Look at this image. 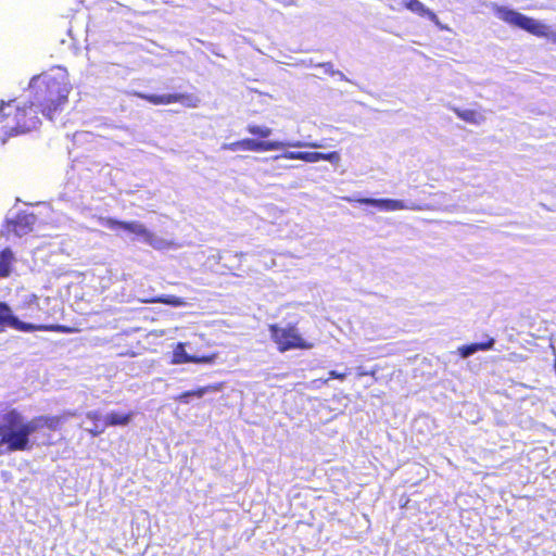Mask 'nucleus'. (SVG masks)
I'll use <instances>...</instances> for the list:
<instances>
[{
	"instance_id": "nucleus-25",
	"label": "nucleus",
	"mask_w": 556,
	"mask_h": 556,
	"mask_svg": "<svg viewBox=\"0 0 556 556\" xmlns=\"http://www.w3.org/2000/svg\"><path fill=\"white\" fill-rule=\"evenodd\" d=\"M366 372H367V371H365V370H361V371H358V376H359V377H362V376H367V375H366Z\"/></svg>"
},
{
	"instance_id": "nucleus-3",
	"label": "nucleus",
	"mask_w": 556,
	"mask_h": 556,
	"mask_svg": "<svg viewBox=\"0 0 556 556\" xmlns=\"http://www.w3.org/2000/svg\"><path fill=\"white\" fill-rule=\"evenodd\" d=\"M39 110L30 102L12 99L0 103V130L4 136L0 139L5 143L13 136L29 132L40 125Z\"/></svg>"
},
{
	"instance_id": "nucleus-22",
	"label": "nucleus",
	"mask_w": 556,
	"mask_h": 556,
	"mask_svg": "<svg viewBox=\"0 0 556 556\" xmlns=\"http://www.w3.org/2000/svg\"><path fill=\"white\" fill-rule=\"evenodd\" d=\"M86 417L87 419H89L90 421H92L93 426L92 427H96V426H101L103 420H102V416H101V413L99 410H90V412H87L86 413Z\"/></svg>"
},
{
	"instance_id": "nucleus-6",
	"label": "nucleus",
	"mask_w": 556,
	"mask_h": 556,
	"mask_svg": "<svg viewBox=\"0 0 556 556\" xmlns=\"http://www.w3.org/2000/svg\"><path fill=\"white\" fill-rule=\"evenodd\" d=\"M0 325L3 327H10L14 330L22 332H34V331H51L60 333H76L79 329L76 327L65 325H34L24 323L13 315L12 309L7 303L0 302Z\"/></svg>"
},
{
	"instance_id": "nucleus-8",
	"label": "nucleus",
	"mask_w": 556,
	"mask_h": 556,
	"mask_svg": "<svg viewBox=\"0 0 556 556\" xmlns=\"http://www.w3.org/2000/svg\"><path fill=\"white\" fill-rule=\"evenodd\" d=\"M100 223L111 230H125L141 237L146 243L154 249L163 248V241L159 239L152 231L148 230L144 225L138 222H124L113 217H100Z\"/></svg>"
},
{
	"instance_id": "nucleus-19",
	"label": "nucleus",
	"mask_w": 556,
	"mask_h": 556,
	"mask_svg": "<svg viewBox=\"0 0 556 556\" xmlns=\"http://www.w3.org/2000/svg\"><path fill=\"white\" fill-rule=\"evenodd\" d=\"M453 112L458 118L469 124L477 125L484 119L483 115L476 110H462L459 108H454Z\"/></svg>"
},
{
	"instance_id": "nucleus-7",
	"label": "nucleus",
	"mask_w": 556,
	"mask_h": 556,
	"mask_svg": "<svg viewBox=\"0 0 556 556\" xmlns=\"http://www.w3.org/2000/svg\"><path fill=\"white\" fill-rule=\"evenodd\" d=\"M497 16L505 23L519 27L536 37H547L548 27L536 20L523 15L515 10L507 8H498Z\"/></svg>"
},
{
	"instance_id": "nucleus-14",
	"label": "nucleus",
	"mask_w": 556,
	"mask_h": 556,
	"mask_svg": "<svg viewBox=\"0 0 556 556\" xmlns=\"http://www.w3.org/2000/svg\"><path fill=\"white\" fill-rule=\"evenodd\" d=\"M223 388H224V382H217V383L202 386L194 390H188V391L177 394L176 396H174V401L177 403L188 404L190 401V397L194 396V397L201 399L206 393L219 392L223 390Z\"/></svg>"
},
{
	"instance_id": "nucleus-21",
	"label": "nucleus",
	"mask_w": 556,
	"mask_h": 556,
	"mask_svg": "<svg viewBox=\"0 0 556 556\" xmlns=\"http://www.w3.org/2000/svg\"><path fill=\"white\" fill-rule=\"evenodd\" d=\"M247 131L250 135H253V136H255L257 138H261V139L268 138L271 135V132H273L271 128H269L267 126H260V125H256V124L248 125Z\"/></svg>"
},
{
	"instance_id": "nucleus-4",
	"label": "nucleus",
	"mask_w": 556,
	"mask_h": 556,
	"mask_svg": "<svg viewBox=\"0 0 556 556\" xmlns=\"http://www.w3.org/2000/svg\"><path fill=\"white\" fill-rule=\"evenodd\" d=\"M268 330L271 341L280 353L290 350H311L314 348L313 342L302 337L296 324H288L286 327L270 324Z\"/></svg>"
},
{
	"instance_id": "nucleus-15",
	"label": "nucleus",
	"mask_w": 556,
	"mask_h": 556,
	"mask_svg": "<svg viewBox=\"0 0 556 556\" xmlns=\"http://www.w3.org/2000/svg\"><path fill=\"white\" fill-rule=\"evenodd\" d=\"M355 202L359 204L372 205L383 208L386 211H399L406 208V205L400 200L392 199H371V198H361L355 200Z\"/></svg>"
},
{
	"instance_id": "nucleus-5",
	"label": "nucleus",
	"mask_w": 556,
	"mask_h": 556,
	"mask_svg": "<svg viewBox=\"0 0 556 556\" xmlns=\"http://www.w3.org/2000/svg\"><path fill=\"white\" fill-rule=\"evenodd\" d=\"M286 147H291V148L307 147V148L316 149V148H321L324 146L318 142L296 141V142L286 143V142L277 141V140L267 141V140H256V139H252V138H244V139L237 140L233 142L224 143L222 146V149L226 150V151H232V152H236V151L267 152V151L280 150Z\"/></svg>"
},
{
	"instance_id": "nucleus-1",
	"label": "nucleus",
	"mask_w": 556,
	"mask_h": 556,
	"mask_svg": "<svg viewBox=\"0 0 556 556\" xmlns=\"http://www.w3.org/2000/svg\"><path fill=\"white\" fill-rule=\"evenodd\" d=\"M75 416V412L68 410L54 416L40 415L25 421L18 410L11 409L3 414L0 420V447L7 453L29 451L33 447L30 435L35 431L42 428L59 431L67 418Z\"/></svg>"
},
{
	"instance_id": "nucleus-10",
	"label": "nucleus",
	"mask_w": 556,
	"mask_h": 556,
	"mask_svg": "<svg viewBox=\"0 0 556 556\" xmlns=\"http://www.w3.org/2000/svg\"><path fill=\"white\" fill-rule=\"evenodd\" d=\"M36 220L34 213L22 211L5 220L4 230L8 236L23 237L33 231Z\"/></svg>"
},
{
	"instance_id": "nucleus-16",
	"label": "nucleus",
	"mask_w": 556,
	"mask_h": 556,
	"mask_svg": "<svg viewBox=\"0 0 556 556\" xmlns=\"http://www.w3.org/2000/svg\"><path fill=\"white\" fill-rule=\"evenodd\" d=\"M14 262L15 255L10 248L0 251V279L11 275Z\"/></svg>"
},
{
	"instance_id": "nucleus-9",
	"label": "nucleus",
	"mask_w": 556,
	"mask_h": 556,
	"mask_svg": "<svg viewBox=\"0 0 556 556\" xmlns=\"http://www.w3.org/2000/svg\"><path fill=\"white\" fill-rule=\"evenodd\" d=\"M136 96L153 105H166L179 102L188 108H195L199 104V99L189 93L151 94L137 92Z\"/></svg>"
},
{
	"instance_id": "nucleus-2",
	"label": "nucleus",
	"mask_w": 556,
	"mask_h": 556,
	"mask_svg": "<svg viewBox=\"0 0 556 556\" xmlns=\"http://www.w3.org/2000/svg\"><path fill=\"white\" fill-rule=\"evenodd\" d=\"M28 88L39 112L45 117L53 119L67 103L72 86L66 72L58 67L34 76Z\"/></svg>"
},
{
	"instance_id": "nucleus-23",
	"label": "nucleus",
	"mask_w": 556,
	"mask_h": 556,
	"mask_svg": "<svg viewBox=\"0 0 556 556\" xmlns=\"http://www.w3.org/2000/svg\"><path fill=\"white\" fill-rule=\"evenodd\" d=\"M346 378V374L345 372H339V371H336V370H330L329 371V377L327 379H323L320 380L321 383H327L330 379H338V380H344Z\"/></svg>"
},
{
	"instance_id": "nucleus-18",
	"label": "nucleus",
	"mask_w": 556,
	"mask_h": 556,
	"mask_svg": "<svg viewBox=\"0 0 556 556\" xmlns=\"http://www.w3.org/2000/svg\"><path fill=\"white\" fill-rule=\"evenodd\" d=\"M405 8L419 16L428 17L433 23H439L437 14L427 9L419 0H407L404 3Z\"/></svg>"
},
{
	"instance_id": "nucleus-11",
	"label": "nucleus",
	"mask_w": 556,
	"mask_h": 556,
	"mask_svg": "<svg viewBox=\"0 0 556 556\" xmlns=\"http://www.w3.org/2000/svg\"><path fill=\"white\" fill-rule=\"evenodd\" d=\"M281 157L287 160H300L307 163H316L319 161H328L332 164H338L340 162V153L337 151H331L328 153L323 152H306V151H287L281 154Z\"/></svg>"
},
{
	"instance_id": "nucleus-13",
	"label": "nucleus",
	"mask_w": 556,
	"mask_h": 556,
	"mask_svg": "<svg viewBox=\"0 0 556 556\" xmlns=\"http://www.w3.org/2000/svg\"><path fill=\"white\" fill-rule=\"evenodd\" d=\"M217 357L216 353L197 356L190 355L186 352L185 343L179 342L175 345L173 350L172 363L173 364H211L214 363Z\"/></svg>"
},
{
	"instance_id": "nucleus-12",
	"label": "nucleus",
	"mask_w": 556,
	"mask_h": 556,
	"mask_svg": "<svg viewBox=\"0 0 556 556\" xmlns=\"http://www.w3.org/2000/svg\"><path fill=\"white\" fill-rule=\"evenodd\" d=\"M134 417L132 412L127 413H119V412H111L109 413L104 419L101 426L92 427L88 430V432L91 434V437H99L102 434L108 427H116V426H127Z\"/></svg>"
},
{
	"instance_id": "nucleus-20",
	"label": "nucleus",
	"mask_w": 556,
	"mask_h": 556,
	"mask_svg": "<svg viewBox=\"0 0 556 556\" xmlns=\"http://www.w3.org/2000/svg\"><path fill=\"white\" fill-rule=\"evenodd\" d=\"M146 303H162L166 305H170L174 307H179L185 305V300L182 298L176 295H162L152 298L150 300H146Z\"/></svg>"
},
{
	"instance_id": "nucleus-24",
	"label": "nucleus",
	"mask_w": 556,
	"mask_h": 556,
	"mask_svg": "<svg viewBox=\"0 0 556 556\" xmlns=\"http://www.w3.org/2000/svg\"><path fill=\"white\" fill-rule=\"evenodd\" d=\"M378 370H379V367L375 366L369 371H367L366 375L371 376V377L375 378Z\"/></svg>"
},
{
	"instance_id": "nucleus-17",
	"label": "nucleus",
	"mask_w": 556,
	"mask_h": 556,
	"mask_svg": "<svg viewBox=\"0 0 556 556\" xmlns=\"http://www.w3.org/2000/svg\"><path fill=\"white\" fill-rule=\"evenodd\" d=\"M495 340L493 338H489L484 342L479 343H470L458 348V353L462 357H468L471 354L478 351H488L493 348Z\"/></svg>"
}]
</instances>
